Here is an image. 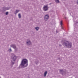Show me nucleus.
Here are the masks:
<instances>
[{
  "instance_id": "7ed1b4c3",
  "label": "nucleus",
  "mask_w": 78,
  "mask_h": 78,
  "mask_svg": "<svg viewBox=\"0 0 78 78\" xmlns=\"http://www.w3.org/2000/svg\"><path fill=\"white\" fill-rule=\"evenodd\" d=\"M11 58L13 61H12L11 62V65H13L14 64V61H15L16 59V56L14 54H12L11 55Z\"/></svg>"
},
{
  "instance_id": "4468645a",
  "label": "nucleus",
  "mask_w": 78,
  "mask_h": 78,
  "mask_svg": "<svg viewBox=\"0 0 78 78\" xmlns=\"http://www.w3.org/2000/svg\"><path fill=\"white\" fill-rule=\"evenodd\" d=\"M18 17L20 19V18H21V15L20 13L18 14Z\"/></svg>"
},
{
  "instance_id": "f3484780",
  "label": "nucleus",
  "mask_w": 78,
  "mask_h": 78,
  "mask_svg": "<svg viewBox=\"0 0 78 78\" xmlns=\"http://www.w3.org/2000/svg\"><path fill=\"white\" fill-rule=\"evenodd\" d=\"M37 62H36V64H38V62H39V61L38 60H37Z\"/></svg>"
},
{
  "instance_id": "2eb2a0df",
  "label": "nucleus",
  "mask_w": 78,
  "mask_h": 78,
  "mask_svg": "<svg viewBox=\"0 0 78 78\" xmlns=\"http://www.w3.org/2000/svg\"><path fill=\"white\" fill-rule=\"evenodd\" d=\"M55 2H56V3H59V0H55Z\"/></svg>"
},
{
  "instance_id": "412c9836",
  "label": "nucleus",
  "mask_w": 78,
  "mask_h": 78,
  "mask_svg": "<svg viewBox=\"0 0 78 78\" xmlns=\"http://www.w3.org/2000/svg\"><path fill=\"white\" fill-rule=\"evenodd\" d=\"M64 14H63V16H64H64H64Z\"/></svg>"
},
{
  "instance_id": "39448f33",
  "label": "nucleus",
  "mask_w": 78,
  "mask_h": 78,
  "mask_svg": "<svg viewBox=\"0 0 78 78\" xmlns=\"http://www.w3.org/2000/svg\"><path fill=\"white\" fill-rule=\"evenodd\" d=\"M49 17V16H48V15L47 14L46 15L44 16V20H45L46 21H47V20H48V18Z\"/></svg>"
},
{
  "instance_id": "ddd939ff",
  "label": "nucleus",
  "mask_w": 78,
  "mask_h": 78,
  "mask_svg": "<svg viewBox=\"0 0 78 78\" xmlns=\"http://www.w3.org/2000/svg\"><path fill=\"white\" fill-rule=\"evenodd\" d=\"M60 72L61 73H62L63 72H64V71H63V70H60Z\"/></svg>"
},
{
  "instance_id": "6ab92c4d",
  "label": "nucleus",
  "mask_w": 78,
  "mask_h": 78,
  "mask_svg": "<svg viewBox=\"0 0 78 78\" xmlns=\"http://www.w3.org/2000/svg\"><path fill=\"white\" fill-rule=\"evenodd\" d=\"M64 18H65V19H66V16H64Z\"/></svg>"
},
{
  "instance_id": "f8f14e48",
  "label": "nucleus",
  "mask_w": 78,
  "mask_h": 78,
  "mask_svg": "<svg viewBox=\"0 0 78 78\" xmlns=\"http://www.w3.org/2000/svg\"><path fill=\"white\" fill-rule=\"evenodd\" d=\"M19 12V10H16L15 11V14H17V13Z\"/></svg>"
},
{
  "instance_id": "20e7f679",
  "label": "nucleus",
  "mask_w": 78,
  "mask_h": 78,
  "mask_svg": "<svg viewBox=\"0 0 78 78\" xmlns=\"http://www.w3.org/2000/svg\"><path fill=\"white\" fill-rule=\"evenodd\" d=\"M10 47H12V48H14V49L16 50H17V48L16 47V46L15 44H11L10 45Z\"/></svg>"
},
{
  "instance_id": "f257e3e1",
  "label": "nucleus",
  "mask_w": 78,
  "mask_h": 78,
  "mask_svg": "<svg viewBox=\"0 0 78 78\" xmlns=\"http://www.w3.org/2000/svg\"><path fill=\"white\" fill-rule=\"evenodd\" d=\"M21 66L25 67L28 66V60L27 59H23L21 61Z\"/></svg>"
},
{
  "instance_id": "4be33fe9",
  "label": "nucleus",
  "mask_w": 78,
  "mask_h": 78,
  "mask_svg": "<svg viewBox=\"0 0 78 78\" xmlns=\"http://www.w3.org/2000/svg\"><path fill=\"white\" fill-rule=\"evenodd\" d=\"M59 45H60V46H61V44H60Z\"/></svg>"
},
{
  "instance_id": "9d476101",
  "label": "nucleus",
  "mask_w": 78,
  "mask_h": 78,
  "mask_svg": "<svg viewBox=\"0 0 78 78\" xmlns=\"http://www.w3.org/2000/svg\"><path fill=\"white\" fill-rule=\"evenodd\" d=\"M47 74V71H45V72H44V77H45V76H46Z\"/></svg>"
},
{
  "instance_id": "dca6fc26",
  "label": "nucleus",
  "mask_w": 78,
  "mask_h": 78,
  "mask_svg": "<svg viewBox=\"0 0 78 78\" xmlns=\"http://www.w3.org/2000/svg\"><path fill=\"white\" fill-rule=\"evenodd\" d=\"M9 51H10L11 52V51H12V50H11V49L10 48L9 49Z\"/></svg>"
},
{
  "instance_id": "aec40b11",
  "label": "nucleus",
  "mask_w": 78,
  "mask_h": 78,
  "mask_svg": "<svg viewBox=\"0 0 78 78\" xmlns=\"http://www.w3.org/2000/svg\"><path fill=\"white\" fill-rule=\"evenodd\" d=\"M77 4H78V0H77Z\"/></svg>"
},
{
  "instance_id": "5701e85b",
  "label": "nucleus",
  "mask_w": 78,
  "mask_h": 78,
  "mask_svg": "<svg viewBox=\"0 0 78 78\" xmlns=\"http://www.w3.org/2000/svg\"><path fill=\"white\" fill-rule=\"evenodd\" d=\"M74 23H75V22H74Z\"/></svg>"
},
{
  "instance_id": "393cba45",
  "label": "nucleus",
  "mask_w": 78,
  "mask_h": 78,
  "mask_svg": "<svg viewBox=\"0 0 78 78\" xmlns=\"http://www.w3.org/2000/svg\"><path fill=\"white\" fill-rule=\"evenodd\" d=\"M0 78H1V77L0 76Z\"/></svg>"
},
{
  "instance_id": "423d86ee",
  "label": "nucleus",
  "mask_w": 78,
  "mask_h": 78,
  "mask_svg": "<svg viewBox=\"0 0 78 78\" xmlns=\"http://www.w3.org/2000/svg\"><path fill=\"white\" fill-rule=\"evenodd\" d=\"M48 7L47 6H44L43 7V10L44 11H46L48 10Z\"/></svg>"
},
{
  "instance_id": "a878e982",
  "label": "nucleus",
  "mask_w": 78,
  "mask_h": 78,
  "mask_svg": "<svg viewBox=\"0 0 78 78\" xmlns=\"http://www.w3.org/2000/svg\"><path fill=\"white\" fill-rule=\"evenodd\" d=\"M51 4H50V5H51Z\"/></svg>"
},
{
  "instance_id": "9b49d317",
  "label": "nucleus",
  "mask_w": 78,
  "mask_h": 78,
  "mask_svg": "<svg viewBox=\"0 0 78 78\" xmlns=\"http://www.w3.org/2000/svg\"><path fill=\"white\" fill-rule=\"evenodd\" d=\"M35 29L37 30V31H38V30H39V27H36L35 28Z\"/></svg>"
},
{
  "instance_id": "a211bd4d",
  "label": "nucleus",
  "mask_w": 78,
  "mask_h": 78,
  "mask_svg": "<svg viewBox=\"0 0 78 78\" xmlns=\"http://www.w3.org/2000/svg\"><path fill=\"white\" fill-rule=\"evenodd\" d=\"M8 12H6L5 13L6 15H8Z\"/></svg>"
},
{
  "instance_id": "f03ea898",
  "label": "nucleus",
  "mask_w": 78,
  "mask_h": 78,
  "mask_svg": "<svg viewBox=\"0 0 78 78\" xmlns=\"http://www.w3.org/2000/svg\"><path fill=\"white\" fill-rule=\"evenodd\" d=\"M63 45H65L67 48H71L72 47V43L69 42L67 41H64L63 44Z\"/></svg>"
},
{
  "instance_id": "0eeeda50",
  "label": "nucleus",
  "mask_w": 78,
  "mask_h": 78,
  "mask_svg": "<svg viewBox=\"0 0 78 78\" xmlns=\"http://www.w3.org/2000/svg\"><path fill=\"white\" fill-rule=\"evenodd\" d=\"M26 44L27 45H30L31 44V42L30 41V40H27L26 41Z\"/></svg>"
},
{
  "instance_id": "6e6552de",
  "label": "nucleus",
  "mask_w": 78,
  "mask_h": 78,
  "mask_svg": "<svg viewBox=\"0 0 78 78\" xmlns=\"http://www.w3.org/2000/svg\"><path fill=\"white\" fill-rule=\"evenodd\" d=\"M3 8L4 9H5V10H9V9H10V8L6 7H4Z\"/></svg>"
},
{
  "instance_id": "1a4fd4ad",
  "label": "nucleus",
  "mask_w": 78,
  "mask_h": 78,
  "mask_svg": "<svg viewBox=\"0 0 78 78\" xmlns=\"http://www.w3.org/2000/svg\"><path fill=\"white\" fill-rule=\"evenodd\" d=\"M60 25H61V27L62 29V30H63V27H62V21H61L60 22Z\"/></svg>"
},
{
  "instance_id": "b1692460",
  "label": "nucleus",
  "mask_w": 78,
  "mask_h": 78,
  "mask_svg": "<svg viewBox=\"0 0 78 78\" xmlns=\"http://www.w3.org/2000/svg\"><path fill=\"white\" fill-rule=\"evenodd\" d=\"M77 23H78V22H77Z\"/></svg>"
}]
</instances>
